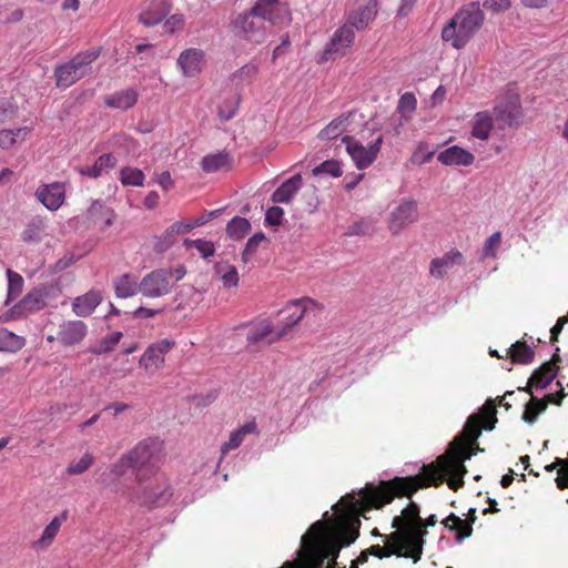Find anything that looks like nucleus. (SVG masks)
Wrapping results in <instances>:
<instances>
[{"mask_svg":"<svg viewBox=\"0 0 568 568\" xmlns=\"http://www.w3.org/2000/svg\"><path fill=\"white\" fill-rule=\"evenodd\" d=\"M342 173L343 172L341 169V164L338 161H335V160H326L313 169L314 175L327 174L333 178H338L342 175Z\"/></svg>","mask_w":568,"mask_h":568,"instance_id":"obj_52","label":"nucleus"},{"mask_svg":"<svg viewBox=\"0 0 568 568\" xmlns=\"http://www.w3.org/2000/svg\"><path fill=\"white\" fill-rule=\"evenodd\" d=\"M323 310V306L310 297H302L293 300L280 311V315L283 316L281 324L277 326L280 331H283V337L286 336L290 331L297 325L304 317L317 316Z\"/></svg>","mask_w":568,"mask_h":568,"instance_id":"obj_9","label":"nucleus"},{"mask_svg":"<svg viewBox=\"0 0 568 568\" xmlns=\"http://www.w3.org/2000/svg\"><path fill=\"white\" fill-rule=\"evenodd\" d=\"M162 312H163L162 307L161 308H150V307L140 306L139 308H136L134 311L133 315L135 318H152Z\"/></svg>","mask_w":568,"mask_h":568,"instance_id":"obj_64","label":"nucleus"},{"mask_svg":"<svg viewBox=\"0 0 568 568\" xmlns=\"http://www.w3.org/2000/svg\"><path fill=\"white\" fill-rule=\"evenodd\" d=\"M419 221L418 202L413 197L400 199L389 212L386 224L392 235H399L405 229Z\"/></svg>","mask_w":568,"mask_h":568,"instance_id":"obj_10","label":"nucleus"},{"mask_svg":"<svg viewBox=\"0 0 568 568\" xmlns=\"http://www.w3.org/2000/svg\"><path fill=\"white\" fill-rule=\"evenodd\" d=\"M342 142L346 145V151L352 158L355 166L358 170H364L371 166L377 159L383 143V136L379 135L367 146H364L359 141L349 135H345L342 139Z\"/></svg>","mask_w":568,"mask_h":568,"instance_id":"obj_12","label":"nucleus"},{"mask_svg":"<svg viewBox=\"0 0 568 568\" xmlns=\"http://www.w3.org/2000/svg\"><path fill=\"white\" fill-rule=\"evenodd\" d=\"M115 214L112 209L108 207L102 201H94L87 212L89 223L98 226L100 230H105L113 224Z\"/></svg>","mask_w":568,"mask_h":568,"instance_id":"obj_28","label":"nucleus"},{"mask_svg":"<svg viewBox=\"0 0 568 568\" xmlns=\"http://www.w3.org/2000/svg\"><path fill=\"white\" fill-rule=\"evenodd\" d=\"M265 240L266 237L263 233H256L252 237H250L242 253V260L245 263L248 262L251 257L255 254L258 245Z\"/></svg>","mask_w":568,"mask_h":568,"instance_id":"obj_55","label":"nucleus"},{"mask_svg":"<svg viewBox=\"0 0 568 568\" xmlns=\"http://www.w3.org/2000/svg\"><path fill=\"white\" fill-rule=\"evenodd\" d=\"M186 274L184 266L158 268L140 281V294L148 298H160L172 292L173 286Z\"/></svg>","mask_w":568,"mask_h":568,"instance_id":"obj_6","label":"nucleus"},{"mask_svg":"<svg viewBox=\"0 0 568 568\" xmlns=\"http://www.w3.org/2000/svg\"><path fill=\"white\" fill-rule=\"evenodd\" d=\"M129 468L136 470V485L126 490L128 499L141 506L156 505L168 485L164 476L159 473L158 457L149 444H138L112 466L111 471L115 476H122Z\"/></svg>","mask_w":568,"mask_h":568,"instance_id":"obj_3","label":"nucleus"},{"mask_svg":"<svg viewBox=\"0 0 568 568\" xmlns=\"http://www.w3.org/2000/svg\"><path fill=\"white\" fill-rule=\"evenodd\" d=\"M347 118L338 116L332 120L318 134L322 140H333L345 131Z\"/></svg>","mask_w":568,"mask_h":568,"instance_id":"obj_49","label":"nucleus"},{"mask_svg":"<svg viewBox=\"0 0 568 568\" xmlns=\"http://www.w3.org/2000/svg\"><path fill=\"white\" fill-rule=\"evenodd\" d=\"M47 305L45 302V294L41 291L34 290L30 293H28L23 300L20 302L19 305H16L13 310L11 311L12 314L6 313L0 316L1 322H9L10 320L14 318L13 314H22L24 312L27 313H33L36 311H40L44 308Z\"/></svg>","mask_w":568,"mask_h":568,"instance_id":"obj_24","label":"nucleus"},{"mask_svg":"<svg viewBox=\"0 0 568 568\" xmlns=\"http://www.w3.org/2000/svg\"><path fill=\"white\" fill-rule=\"evenodd\" d=\"M355 32L348 24L339 27L325 47L324 57L326 59H337L346 54L353 45Z\"/></svg>","mask_w":568,"mask_h":568,"instance_id":"obj_17","label":"nucleus"},{"mask_svg":"<svg viewBox=\"0 0 568 568\" xmlns=\"http://www.w3.org/2000/svg\"><path fill=\"white\" fill-rule=\"evenodd\" d=\"M511 6V0H485L484 7L494 12L507 11Z\"/></svg>","mask_w":568,"mask_h":568,"instance_id":"obj_63","label":"nucleus"},{"mask_svg":"<svg viewBox=\"0 0 568 568\" xmlns=\"http://www.w3.org/2000/svg\"><path fill=\"white\" fill-rule=\"evenodd\" d=\"M116 163H118L116 158L113 154H111V153L102 154L101 156H99L95 160L93 165L82 168L80 170V173L82 175H87V176L97 179V178L101 176L103 173L113 169L116 165Z\"/></svg>","mask_w":568,"mask_h":568,"instance_id":"obj_36","label":"nucleus"},{"mask_svg":"<svg viewBox=\"0 0 568 568\" xmlns=\"http://www.w3.org/2000/svg\"><path fill=\"white\" fill-rule=\"evenodd\" d=\"M367 554L379 559L388 558L393 555L396 557H402L400 549H389V547L387 546L382 547L379 545H373L369 548H367Z\"/></svg>","mask_w":568,"mask_h":568,"instance_id":"obj_59","label":"nucleus"},{"mask_svg":"<svg viewBox=\"0 0 568 568\" xmlns=\"http://www.w3.org/2000/svg\"><path fill=\"white\" fill-rule=\"evenodd\" d=\"M103 300L102 292L95 288L90 290L83 295L77 296L72 301V312L79 317L90 316Z\"/></svg>","mask_w":568,"mask_h":568,"instance_id":"obj_27","label":"nucleus"},{"mask_svg":"<svg viewBox=\"0 0 568 568\" xmlns=\"http://www.w3.org/2000/svg\"><path fill=\"white\" fill-rule=\"evenodd\" d=\"M392 526L394 528H415L422 534V540H425V537L428 534L427 530L423 529L419 507L414 501H410L408 506L402 510L400 516L394 517Z\"/></svg>","mask_w":568,"mask_h":568,"instance_id":"obj_25","label":"nucleus"},{"mask_svg":"<svg viewBox=\"0 0 568 568\" xmlns=\"http://www.w3.org/2000/svg\"><path fill=\"white\" fill-rule=\"evenodd\" d=\"M377 0H356V8L348 14V26L364 30L376 17Z\"/></svg>","mask_w":568,"mask_h":568,"instance_id":"obj_22","label":"nucleus"},{"mask_svg":"<svg viewBox=\"0 0 568 568\" xmlns=\"http://www.w3.org/2000/svg\"><path fill=\"white\" fill-rule=\"evenodd\" d=\"M88 334V326L81 320L62 321L55 334L47 335L49 343L58 342L64 347L79 345Z\"/></svg>","mask_w":568,"mask_h":568,"instance_id":"obj_14","label":"nucleus"},{"mask_svg":"<svg viewBox=\"0 0 568 568\" xmlns=\"http://www.w3.org/2000/svg\"><path fill=\"white\" fill-rule=\"evenodd\" d=\"M471 454L464 444L449 449L428 465H423L420 473L415 476L394 477L389 480H381L377 485L367 484L364 491L365 503L369 507L382 508L390 504L395 498H410L417 490L430 486L438 487L447 477L448 487L457 491L464 486V475L467 473L464 462Z\"/></svg>","mask_w":568,"mask_h":568,"instance_id":"obj_2","label":"nucleus"},{"mask_svg":"<svg viewBox=\"0 0 568 568\" xmlns=\"http://www.w3.org/2000/svg\"><path fill=\"white\" fill-rule=\"evenodd\" d=\"M45 222L41 217H33L26 225L23 232L21 233V239L24 243H39L45 235Z\"/></svg>","mask_w":568,"mask_h":568,"instance_id":"obj_39","label":"nucleus"},{"mask_svg":"<svg viewBox=\"0 0 568 568\" xmlns=\"http://www.w3.org/2000/svg\"><path fill=\"white\" fill-rule=\"evenodd\" d=\"M17 113L18 106L11 100H0V125L13 120Z\"/></svg>","mask_w":568,"mask_h":568,"instance_id":"obj_54","label":"nucleus"},{"mask_svg":"<svg viewBox=\"0 0 568 568\" xmlns=\"http://www.w3.org/2000/svg\"><path fill=\"white\" fill-rule=\"evenodd\" d=\"M123 334L119 331L112 332L104 336L99 343L91 347V353L102 355L110 353L120 343Z\"/></svg>","mask_w":568,"mask_h":568,"instance_id":"obj_46","label":"nucleus"},{"mask_svg":"<svg viewBox=\"0 0 568 568\" xmlns=\"http://www.w3.org/2000/svg\"><path fill=\"white\" fill-rule=\"evenodd\" d=\"M251 229L250 222L244 217L232 219L226 226L227 234L232 237L242 239Z\"/></svg>","mask_w":568,"mask_h":568,"instance_id":"obj_50","label":"nucleus"},{"mask_svg":"<svg viewBox=\"0 0 568 568\" xmlns=\"http://www.w3.org/2000/svg\"><path fill=\"white\" fill-rule=\"evenodd\" d=\"M359 498L347 495L341 499L346 509L329 520H317L310 526L301 540L298 558L295 559L301 568H324L326 559H337L343 547L353 544L359 536L361 520L371 509L365 503L364 491Z\"/></svg>","mask_w":568,"mask_h":568,"instance_id":"obj_1","label":"nucleus"},{"mask_svg":"<svg viewBox=\"0 0 568 568\" xmlns=\"http://www.w3.org/2000/svg\"><path fill=\"white\" fill-rule=\"evenodd\" d=\"M194 229V224H190L186 222H175L165 232L162 234L160 239V250H165L171 246L175 242V237L179 234L190 232Z\"/></svg>","mask_w":568,"mask_h":568,"instance_id":"obj_42","label":"nucleus"},{"mask_svg":"<svg viewBox=\"0 0 568 568\" xmlns=\"http://www.w3.org/2000/svg\"><path fill=\"white\" fill-rule=\"evenodd\" d=\"M496 408V399L489 398L479 408L477 414L468 417L463 430L464 437L468 442L467 444L464 443L466 447L476 443L478 437L481 435L483 429L491 430L495 427V424L497 423ZM458 444H463V442L455 440L450 445L456 447Z\"/></svg>","mask_w":568,"mask_h":568,"instance_id":"obj_7","label":"nucleus"},{"mask_svg":"<svg viewBox=\"0 0 568 568\" xmlns=\"http://www.w3.org/2000/svg\"><path fill=\"white\" fill-rule=\"evenodd\" d=\"M184 16L183 14H172L166 19L164 23V30L168 33H173L178 30H181L184 26Z\"/></svg>","mask_w":568,"mask_h":568,"instance_id":"obj_62","label":"nucleus"},{"mask_svg":"<svg viewBox=\"0 0 568 568\" xmlns=\"http://www.w3.org/2000/svg\"><path fill=\"white\" fill-rule=\"evenodd\" d=\"M302 186L301 174H295L283 182L272 194L274 203H288Z\"/></svg>","mask_w":568,"mask_h":568,"instance_id":"obj_33","label":"nucleus"},{"mask_svg":"<svg viewBox=\"0 0 568 568\" xmlns=\"http://www.w3.org/2000/svg\"><path fill=\"white\" fill-rule=\"evenodd\" d=\"M442 524L446 529L455 531L457 541H462L470 537L473 534V527L470 526V523H468L466 519H462L454 513L447 516L442 521Z\"/></svg>","mask_w":568,"mask_h":568,"instance_id":"obj_37","label":"nucleus"},{"mask_svg":"<svg viewBox=\"0 0 568 568\" xmlns=\"http://www.w3.org/2000/svg\"><path fill=\"white\" fill-rule=\"evenodd\" d=\"M437 159L444 165L469 166L475 161V156L473 153L457 145L450 146L442 151L438 154Z\"/></svg>","mask_w":568,"mask_h":568,"instance_id":"obj_30","label":"nucleus"},{"mask_svg":"<svg viewBox=\"0 0 568 568\" xmlns=\"http://www.w3.org/2000/svg\"><path fill=\"white\" fill-rule=\"evenodd\" d=\"M139 94L136 90L128 88L105 97L104 103L109 108L128 110L138 102Z\"/></svg>","mask_w":568,"mask_h":568,"instance_id":"obj_32","label":"nucleus"},{"mask_svg":"<svg viewBox=\"0 0 568 568\" xmlns=\"http://www.w3.org/2000/svg\"><path fill=\"white\" fill-rule=\"evenodd\" d=\"M233 158L227 152H219L205 155L201 161L202 170L206 173L229 170L232 166Z\"/></svg>","mask_w":568,"mask_h":568,"instance_id":"obj_34","label":"nucleus"},{"mask_svg":"<svg viewBox=\"0 0 568 568\" xmlns=\"http://www.w3.org/2000/svg\"><path fill=\"white\" fill-rule=\"evenodd\" d=\"M284 211L280 206H272L266 211L265 222L273 226H278L282 224Z\"/></svg>","mask_w":568,"mask_h":568,"instance_id":"obj_61","label":"nucleus"},{"mask_svg":"<svg viewBox=\"0 0 568 568\" xmlns=\"http://www.w3.org/2000/svg\"><path fill=\"white\" fill-rule=\"evenodd\" d=\"M169 11L170 9L164 0H153L149 7L139 14V21L146 27H152L161 22Z\"/></svg>","mask_w":568,"mask_h":568,"instance_id":"obj_31","label":"nucleus"},{"mask_svg":"<svg viewBox=\"0 0 568 568\" xmlns=\"http://www.w3.org/2000/svg\"><path fill=\"white\" fill-rule=\"evenodd\" d=\"M252 12L258 14L261 20L275 27L290 23L291 12L288 6L280 0H256L252 6Z\"/></svg>","mask_w":568,"mask_h":568,"instance_id":"obj_13","label":"nucleus"},{"mask_svg":"<svg viewBox=\"0 0 568 568\" xmlns=\"http://www.w3.org/2000/svg\"><path fill=\"white\" fill-rule=\"evenodd\" d=\"M464 255L457 248H452L445 253L442 257L433 258L429 266V273L436 278H443L448 270L454 265L464 264Z\"/></svg>","mask_w":568,"mask_h":568,"instance_id":"obj_26","label":"nucleus"},{"mask_svg":"<svg viewBox=\"0 0 568 568\" xmlns=\"http://www.w3.org/2000/svg\"><path fill=\"white\" fill-rule=\"evenodd\" d=\"M7 276L9 295H18L23 287L22 276L10 268L7 270Z\"/></svg>","mask_w":568,"mask_h":568,"instance_id":"obj_58","label":"nucleus"},{"mask_svg":"<svg viewBox=\"0 0 568 568\" xmlns=\"http://www.w3.org/2000/svg\"><path fill=\"white\" fill-rule=\"evenodd\" d=\"M255 432H256L255 422H248V423L244 424L242 427H240L239 429L232 432L229 440L225 442L221 447L222 454L225 455L230 450L237 448L242 444V442L246 435L253 434Z\"/></svg>","mask_w":568,"mask_h":568,"instance_id":"obj_40","label":"nucleus"},{"mask_svg":"<svg viewBox=\"0 0 568 568\" xmlns=\"http://www.w3.org/2000/svg\"><path fill=\"white\" fill-rule=\"evenodd\" d=\"M283 333L277 327L275 328L270 320H262L250 327L246 339L253 345L260 343L271 345L283 338Z\"/></svg>","mask_w":568,"mask_h":568,"instance_id":"obj_21","label":"nucleus"},{"mask_svg":"<svg viewBox=\"0 0 568 568\" xmlns=\"http://www.w3.org/2000/svg\"><path fill=\"white\" fill-rule=\"evenodd\" d=\"M67 519L68 510H63L59 516L53 517V519L43 529L41 537L32 542V548L36 550H44L49 548L59 534L62 524Z\"/></svg>","mask_w":568,"mask_h":568,"instance_id":"obj_29","label":"nucleus"},{"mask_svg":"<svg viewBox=\"0 0 568 568\" xmlns=\"http://www.w3.org/2000/svg\"><path fill=\"white\" fill-rule=\"evenodd\" d=\"M175 343L170 339H161L150 345L140 358V366L145 372L153 374L164 364L165 355L174 347Z\"/></svg>","mask_w":568,"mask_h":568,"instance_id":"obj_16","label":"nucleus"},{"mask_svg":"<svg viewBox=\"0 0 568 568\" xmlns=\"http://www.w3.org/2000/svg\"><path fill=\"white\" fill-rule=\"evenodd\" d=\"M496 120L501 126L514 125L521 115L520 99L517 94H509L503 98L495 105Z\"/></svg>","mask_w":568,"mask_h":568,"instance_id":"obj_20","label":"nucleus"},{"mask_svg":"<svg viewBox=\"0 0 568 568\" xmlns=\"http://www.w3.org/2000/svg\"><path fill=\"white\" fill-rule=\"evenodd\" d=\"M100 48H91L75 54L68 62L54 68L55 84L58 88H69L85 75L92 67L91 64L100 57Z\"/></svg>","mask_w":568,"mask_h":568,"instance_id":"obj_5","label":"nucleus"},{"mask_svg":"<svg viewBox=\"0 0 568 568\" xmlns=\"http://www.w3.org/2000/svg\"><path fill=\"white\" fill-rule=\"evenodd\" d=\"M36 196L48 210L57 211L64 202L65 185L61 182L40 185Z\"/></svg>","mask_w":568,"mask_h":568,"instance_id":"obj_23","label":"nucleus"},{"mask_svg":"<svg viewBox=\"0 0 568 568\" xmlns=\"http://www.w3.org/2000/svg\"><path fill=\"white\" fill-rule=\"evenodd\" d=\"M29 133L30 129L28 126L17 128L14 130H0V148L10 149L14 144L23 142Z\"/></svg>","mask_w":568,"mask_h":568,"instance_id":"obj_43","label":"nucleus"},{"mask_svg":"<svg viewBox=\"0 0 568 568\" xmlns=\"http://www.w3.org/2000/svg\"><path fill=\"white\" fill-rule=\"evenodd\" d=\"M231 29L235 36L252 42L261 43L266 38L265 24L258 14L252 12V8L239 13L231 21Z\"/></svg>","mask_w":568,"mask_h":568,"instance_id":"obj_11","label":"nucleus"},{"mask_svg":"<svg viewBox=\"0 0 568 568\" xmlns=\"http://www.w3.org/2000/svg\"><path fill=\"white\" fill-rule=\"evenodd\" d=\"M258 72V68L256 64H253V63H247L245 65H243L241 69H239L234 77L236 79H239L240 81H247V82H251L254 77L257 74Z\"/></svg>","mask_w":568,"mask_h":568,"instance_id":"obj_60","label":"nucleus"},{"mask_svg":"<svg viewBox=\"0 0 568 568\" xmlns=\"http://www.w3.org/2000/svg\"><path fill=\"white\" fill-rule=\"evenodd\" d=\"M501 243V233L495 232L491 234L485 242L483 254L485 257H496L497 250L499 248Z\"/></svg>","mask_w":568,"mask_h":568,"instance_id":"obj_56","label":"nucleus"},{"mask_svg":"<svg viewBox=\"0 0 568 568\" xmlns=\"http://www.w3.org/2000/svg\"><path fill=\"white\" fill-rule=\"evenodd\" d=\"M26 345V338L7 328H0V352L16 353Z\"/></svg>","mask_w":568,"mask_h":568,"instance_id":"obj_41","label":"nucleus"},{"mask_svg":"<svg viewBox=\"0 0 568 568\" xmlns=\"http://www.w3.org/2000/svg\"><path fill=\"white\" fill-rule=\"evenodd\" d=\"M560 359L558 354H554L552 358L537 369L534 371L531 376L528 378L526 386L517 387V390H531V388L544 389L549 386L555 377L558 375L557 362Z\"/></svg>","mask_w":568,"mask_h":568,"instance_id":"obj_19","label":"nucleus"},{"mask_svg":"<svg viewBox=\"0 0 568 568\" xmlns=\"http://www.w3.org/2000/svg\"><path fill=\"white\" fill-rule=\"evenodd\" d=\"M415 528H396L386 537L385 546L389 549H400L402 557L409 558L414 562L420 560L425 540Z\"/></svg>","mask_w":568,"mask_h":568,"instance_id":"obj_8","label":"nucleus"},{"mask_svg":"<svg viewBox=\"0 0 568 568\" xmlns=\"http://www.w3.org/2000/svg\"><path fill=\"white\" fill-rule=\"evenodd\" d=\"M214 268L225 287H236L239 285V273L234 265L229 262H217Z\"/></svg>","mask_w":568,"mask_h":568,"instance_id":"obj_45","label":"nucleus"},{"mask_svg":"<svg viewBox=\"0 0 568 568\" xmlns=\"http://www.w3.org/2000/svg\"><path fill=\"white\" fill-rule=\"evenodd\" d=\"M434 153V150H430L428 144L419 143L410 155L409 161L414 165H423L432 160Z\"/></svg>","mask_w":568,"mask_h":568,"instance_id":"obj_51","label":"nucleus"},{"mask_svg":"<svg viewBox=\"0 0 568 568\" xmlns=\"http://www.w3.org/2000/svg\"><path fill=\"white\" fill-rule=\"evenodd\" d=\"M205 64L206 54L200 48H189L183 50L176 60L179 70L186 78H194L199 75Z\"/></svg>","mask_w":568,"mask_h":568,"instance_id":"obj_18","label":"nucleus"},{"mask_svg":"<svg viewBox=\"0 0 568 568\" xmlns=\"http://www.w3.org/2000/svg\"><path fill=\"white\" fill-rule=\"evenodd\" d=\"M485 12L479 2L471 1L462 6L442 30V40L454 49H464L485 22Z\"/></svg>","mask_w":568,"mask_h":568,"instance_id":"obj_4","label":"nucleus"},{"mask_svg":"<svg viewBox=\"0 0 568 568\" xmlns=\"http://www.w3.org/2000/svg\"><path fill=\"white\" fill-rule=\"evenodd\" d=\"M508 356L515 364L528 365L535 358L534 349L526 341H517L507 351Z\"/></svg>","mask_w":568,"mask_h":568,"instance_id":"obj_38","label":"nucleus"},{"mask_svg":"<svg viewBox=\"0 0 568 568\" xmlns=\"http://www.w3.org/2000/svg\"><path fill=\"white\" fill-rule=\"evenodd\" d=\"M183 245L187 250L194 247L197 251V253L200 254V256L205 260L213 256L215 253L214 243L212 241H207L204 239H196V240L185 239L183 242Z\"/></svg>","mask_w":568,"mask_h":568,"instance_id":"obj_47","label":"nucleus"},{"mask_svg":"<svg viewBox=\"0 0 568 568\" xmlns=\"http://www.w3.org/2000/svg\"><path fill=\"white\" fill-rule=\"evenodd\" d=\"M144 173L136 168L125 166L120 171V181L123 185L143 186Z\"/></svg>","mask_w":568,"mask_h":568,"instance_id":"obj_48","label":"nucleus"},{"mask_svg":"<svg viewBox=\"0 0 568 568\" xmlns=\"http://www.w3.org/2000/svg\"><path fill=\"white\" fill-rule=\"evenodd\" d=\"M416 103L417 101L415 95L410 92H406L399 98L397 110L406 116L415 111Z\"/></svg>","mask_w":568,"mask_h":568,"instance_id":"obj_57","label":"nucleus"},{"mask_svg":"<svg viewBox=\"0 0 568 568\" xmlns=\"http://www.w3.org/2000/svg\"><path fill=\"white\" fill-rule=\"evenodd\" d=\"M530 398L525 404L523 412V420L528 424H534L540 414H542L549 404L561 405L562 399L568 393H546L542 398L534 396V393H528Z\"/></svg>","mask_w":568,"mask_h":568,"instance_id":"obj_15","label":"nucleus"},{"mask_svg":"<svg viewBox=\"0 0 568 568\" xmlns=\"http://www.w3.org/2000/svg\"><path fill=\"white\" fill-rule=\"evenodd\" d=\"M493 130V116L488 111L477 112L471 121V135L479 140H487Z\"/></svg>","mask_w":568,"mask_h":568,"instance_id":"obj_35","label":"nucleus"},{"mask_svg":"<svg viewBox=\"0 0 568 568\" xmlns=\"http://www.w3.org/2000/svg\"><path fill=\"white\" fill-rule=\"evenodd\" d=\"M115 295L120 298L132 297L140 293V283H138L132 276L129 274H124L120 278L116 280L115 285Z\"/></svg>","mask_w":568,"mask_h":568,"instance_id":"obj_44","label":"nucleus"},{"mask_svg":"<svg viewBox=\"0 0 568 568\" xmlns=\"http://www.w3.org/2000/svg\"><path fill=\"white\" fill-rule=\"evenodd\" d=\"M93 457L90 454H84L79 460L72 462L68 468L67 473L69 475H81L87 471L93 464Z\"/></svg>","mask_w":568,"mask_h":568,"instance_id":"obj_53","label":"nucleus"}]
</instances>
